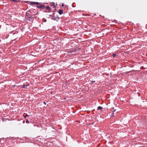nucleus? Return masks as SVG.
Masks as SVG:
<instances>
[{
    "instance_id": "f257e3e1",
    "label": "nucleus",
    "mask_w": 147,
    "mask_h": 147,
    "mask_svg": "<svg viewBox=\"0 0 147 147\" xmlns=\"http://www.w3.org/2000/svg\"><path fill=\"white\" fill-rule=\"evenodd\" d=\"M37 7L40 9H44L45 8V6L44 5L41 4H38L37 6Z\"/></svg>"
},
{
    "instance_id": "f03ea898",
    "label": "nucleus",
    "mask_w": 147,
    "mask_h": 147,
    "mask_svg": "<svg viewBox=\"0 0 147 147\" xmlns=\"http://www.w3.org/2000/svg\"><path fill=\"white\" fill-rule=\"evenodd\" d=\"M50 17H51L52 18V19L54 20H56L57 19L55 17V16L54 15H50Z\"/></svg>"
},
{
    "instance_id": "7ed1b4c3",
    "label": "nucleus",
    "mask_w": 147,
    "mask_h": 147,
    "mask_svg": "<svg viewBox=\"0 0 147 147\" xmlns=\"http://www.w3.org/2000/svg\"><path fill=\"white\" fill-rule=\"evenodd\" d=\"M58 13L60 15H61L63 13V10L62 9H59V10Z\"/></svg>"
},
{
    "instance_id": "20e7f679",
    "label": "nucleus",
    "mask_w": 147,
    "mask_h": 147,
    "mask_svg": "<svg viewBox=\"0 0 147 147\" xmlns=\"http://www.w3.org/2000/svg\"><path fill=\"white\" fill-rule=\"evenodd\" d=\"M29 85V84H28L26 85L24 84L22 88H26L27 86H28Z\"/></svg>"
},
{
    "instance_id": "39448f33",
    "label": "nucleus",
    "mask_w": 147,
    "mask_h": 147,
    "mask_svg": "<svg viewBox=\"0 0 147 147\" xmlns=\"http://www.w3.org/2000/svg\"><path fill=\"white\" fill-rule=\"evenodd\" d=\"M46 8L47 9L49 10H51V8L49 6H47Z\"/></svg>"
},
{
    "instance_id": "423d86ee",
    "label": "nucleus",
    "mask_w": 147,
    "mask_h": 147,
    "mask_svg": "<svg viewBox=\"0 0 147 147\" xmlns=\"http://www.w3.org/2000/svg\"><path fill=\"white\" fill-rule=\"evenodd\" d=\"M32 18L31 17H28L27 18V20L28 21H30L31 20V19H32Z\"/></svg>"
},
{
    "instance_id": "0eeeda50",
    "label": "nucleus",
    "mask_w": 147,
    "mask_h": 147,
    "mask_svg": "<svg viewBox=\"0 0 147 147\" xmlns=\"http://www.w3.org/2000/svg\"><path fill=\"white\" fill-rule=\"evenodd\" d=\"M102 108L101 106H99L98 107L97 110H101Z\"/></svg>"
},
{
    "instance_id": "6e6552de",
    "label": "nucleus",
    "mask_w": 147,
    "mask_h": 147,
    "mask_svg": "<svg viewBox=\"0 0 147 147\" xmlns=\"http://www.w3.org/2000/svg\"><path fill=\"white\" fill-rule=\"evenodd\" d=\"M32 4H37V5L38 4H39V3L38 2H32Z\"/></svg>"
},
{
    "instance_id": "1a4fd4ad",
    "label": "nucleus",
    "mask_w": 147,
    "mask_h": 147,
    "mask_svg": "<svg viewBox=\"0 0 147 147\" xmlns=\"http://www.w3.org/2000/svg\"><path fill=\"white\" fill-rule=\"evenodd\" d=\"M113 22H115V23H117V21L115 20H113Z\"/></svg>"
},
{
    "instance_id": "9d476101",
    "label": "nucleus",
    "mask_w": 147,
    "mask_h": 147,
    "mask_svg": "<svg viewBox=\"0 0 147 147\" xmlns=\"http://www.w3.org/2000/svg\"><path fill=\"white\" fill-rule=\"evenodd\" d=\"M29 117V115H25L24 116V118L25 119H26V117Z\"/></svg>"
},
{
    "instance_id": "9b49d317",
    "label": "nucleus",
    "mask_w": 147,
    "mask_h": 147,
    "mask_svg": "<svg viewBox=\"0 0 147 147\" xmlns=\"http://www.w3.org/2000/svg\"><path fill=\"white\" fill-rule=\"evenodd\" d=\"M116 55V54H113V55L112 56L114 58H115V57Z\"/></svg>"
},
{
    "instance_id": "f8f14e48",
    "label": "nucleus",
    "mask_w": 147,
    "mask_h": 147,
    "mask_svg": "<svg viewBox=\"0 0 147 147\" xmlns=\"http://www.w3.org/2000/svg\"><path fill=\"white\" fill-rule=\"evenodd\" d=\"M114 112H113L112 113V114H111V117H113L114 116Z\"/></svg>"
},
{
    "instance_id": "ddd939ff",
    "label": "nucleus",
    "mask_w": 147,
    "mask_h": 147,
    "mask_svg": "<svg viewBox=\"0 0 147 147\" xmlns=\"http://www.w3.org/2000/svg\"><path fill=\"white\" fill-rule=\"evenodd\" d=\"M26 122L27 123H29V121L28 120V119H26Z\"/></svg>"
},
{
    "instance_id": "4468645a",
    "label": "nucleus",
    "mask_w": 147,
    "mask_h": 147,
    "mask_svg": "<svg viewBox=\"0 0 147 147\" xmlns=\"http://www.w3.org/2000/svg\"><path fill=\"white\" fill-rule=\"evenodd\" d=\"M94 82H95V81H92L91 82V83L92 84H93V83H94Z\"/></svg>"
},
{
    "instance_id": "2eb2a0df",
    "label": "nucleus",
    "mask_w": 147,
    "mask_h": 147,
    "mask_svg": "<svg viewBox=\"0 0 147 147\" xmlns=\"http://www.w3.org/2000/svg\"><path fill=\"white\" fill-rule=\"evenodd\" d=\"M12 1H13V2H16V0H11Z\"/></svg>"
},
{
    "instance_id": "dca6fc26",
    "label": "nucleus",
    "mask_w": 147,
    "mask_h": 147,
    "mask_svg": "<svg viewBox=\"0 0 147 147\" xmlns=\"http://www.w3.org/2000/svg\"><path fill=\"white\" fill-rule=\"evenodd\" d=\"M43 103H44V104L45 105H46V102H43Z\"/></svg>"
},
{
    "instance_id": "f3484780",
    "label": "nucleus",
    "mask_w": 147,
    "mask_h": 147,
    "mask_svg": "<svg viewBox=\"0 0 147 147\" xmlns=\"http://www.w3.org/2000/svg\"><path fill=\"white\" fill-rule=\"evenodd\" d=\"M115 111H116V110H115V109H114V110H113V112H114V113Z\"/></svg>"
},
{
    "instance_id": "a211bd4d",
    "label": "nucleus",
    "mask_w": 147,
    "mask_h": 147,
    "mask_svg": "<svg viewBox=\"0 0 147 147\" xmlns=\"http://www.w3.org/2000/svg\"><path fill=\"white\" fill-rule=\"evenodd\" d=\"M57 19H58V20H59V18H57Z\"/></svg>"
},
{
    "instance_id": "6ab92c4d",
    "label": "nucleus",
    "mask_w": 147,
    "mask_h": 147,
    "mask_svg": "<svg viewBox=\"0 0 147 147\" xmlns=\"http://www.w3.org/2000/svg\"><path fill=\"white\" fill-rule=\"evenodd\" d=\"M64 5H63H63H62V6H64Z\"/></svg>"
},
{
    "instance_id": "aec40b11",
    "label": "nucleus",
    "mask_w": 147,
    "mask_h": 147,
    "mask_svg": "<svg viewBox=\"0 0 147 147\" xmlns=\"http://www.w3.org/2000/svg\"><path fill=\"white\" fill-rule=\"evenodd\" d=\"M13 86L14 87V86Z\"/></svg>"
}]
</instances>
